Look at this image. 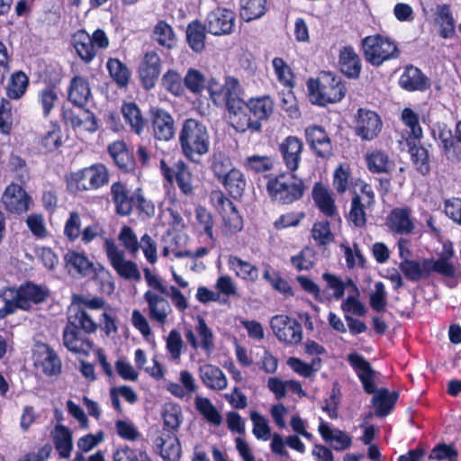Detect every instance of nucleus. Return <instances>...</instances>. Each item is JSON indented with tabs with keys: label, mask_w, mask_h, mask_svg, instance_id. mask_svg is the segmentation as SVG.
I'll return each instance as SVG.
<instances>
[{
	"label": "nucleus",
	"mask_w": 461,
	"mask_h": 461,
	"mask_svg": "<svg viewBox=\"0 0 461 461\" xmlns=\"http://www.w3.org/2000/svg\"><path fill=\"white\" fill-rule=\"evenodd\" d=\"M291 264L297 271L310 270L315 264L314 252L305 247L297 255L291 258Z\"/></svg>",
	"instance_id": "nucleus-60"
},
{
	"label": "nucleus",
	"mask_w": 461,
	"mask_h": 461,
	"mask_svg": "<svg viewBox=\"0 0 461 461\" xmlns=\"http://www.w3.org/2000/svg\"><path fill=\"white\" fill-rule=\"evenodd\" d=\"M176 181L182 194L185 195L194 194L193 175L183 161L176 163Z\"/></svg>",
	"instance_id": "nucleus-49"
},
{
	"label": "nucleus",
	"mask_w": 461,
	"mask_h": 461,
	"mask_svg": "<svg viewBox=\"0 0 461 461\" xmlns=\"http://www.w3.org/2000/svg\"><path fill=\"white\" fill-rule=\"evenodd\" d=\"M267 0H240V17L246 21L262 17L267 11Z\"/></svg>",
	"instance_id": "nucleus-45"
},
{
	"label": "nucleus",
	"mask_w": 461,
	"mask_h": 461,
	"mask_svg": "<svg viewBox=\"0 0 461 461\" xmlns=\"http://www.w3.org/2000/svg\"><path fill=\"white\" fill-rule=\"evenodd\" d=\"M205 27L198 21L191 23L186 29V39L191 49L196 52L204 49Z\"/></svg>",
	"instance_id": "nucleus-50"
},
{
	"label": "nucleus",
	"mask_w": 461,
	"mask_h": 461,
	"mask_svg": "<svg viewBox=\"0 0 461 461\" xmlns=\"http://www.w3.org/2000/svg\"><path fill=\"white\" fill-rule=\"evenodd\" d=\"M271 329L278 340L286 344H297L303 338L302 325L287 315H276L270 321Z\"/></svg>",
	"instance_id": "nucleus-14"
},
{
	"label": "nucleus",
	"mask_w": 461,
	"mask_h": 461,
	"mask_svg": "<svg viewBox=\"0 0 461 461\" xmlns=\"http://www.w3.org/2000/svg\"><path fill=\"white\" fill-rule=\"evenodd\" d=\"M156 446L165 461H179L181 446L177 437L169 429H163L156 439Z\"/></svg>",
	"instance_id": "nucleus-25"
},
{
	"label": "nucleus",
	"mask_w": 461,
	"mask_h": 461,
	"mask_svg": "<svg viewBox=\"0 0 461 461\" xmlns=\"http://www.w3.org/2000/svg\"><path fill=\"white\" fill-rule=\"evenodd\" d=\"M307 86L312 102L319 105L339 102L345 95L340 78L330 72L321 73L317 79H309Z\"/></svg>",
	"instance_id": "nucleus-5"
},
{
	"label": "nucleus",
	"mask_w": 461,
	"mask_h": 461,
	"mask_svg": "<svg viewBox=\"0 0 461 461\" xmlns=\"http://www.w3.org/2000/svg\"><path fill=\"white\" fill-rule=\"evenodd\" d=\"M70 311H73L74 313L68 316V324L72 325L77 330L81 329L88 334L97 330L98 324L84 308L72 304Z\"/></svg>",
	"instance_id": "nucleus-41"
},
{
	"label": "nucleus",
	"mask_w": 461,
	"mask_h": 461,
	"mask_svg": "<svg viewBox=\"0 0 461 461\" xmlns=\"http://www.w3.org/2000/svg\"><path fill=\"white\" fill-rule=\"evenodd\" d=\"M380 116L374 111L360 108L356 117L355 131L364 140H371L378 136L382 130Z\"/></svg>",
	"instance_id": "nucleus-16"
},
{
	"label": "nucleus",
	"mask_w": 461,
	"mask_h": 461,
	"mask_svg": "<svg viewBox=\"0 0 461 461\" xmlns=\"http://www.w3.org/2000/svg\"><path fill=\"white\" fill-rule=\"evenodd\" d=\"M29 281H25L19 289L10 286L0 288V301L5 304L0 308V320L14 314L17 310H26L25 304L29 303Z\"/></svg>",
	"instance_id": "nucleus-12"
},
{
	"label": "nucleus",
	"mask_w": 461,
	"mask_h": 461,
	"mask_svg": "<svg viewBox=\"0 0 461 461\" xmlns=\"http://www.w3.org/2000/svg\"><path fill=\"white\" fill-rule=\"evenodd\" d=\"M411 160L416 169L423 176L430 171L429 151L422 146H413L410 149Z\"/></svg>",
	"instance_id": "nucleus-56"
},
{
	"label": "nucleus",
	"mask_w": 461,
	"mask_h": 461,
	"mask_svg": "<svg viewBox=\"0 0 461 461\" xmlns=\"http://www.w3.org/2000/svg\"><path fill=\"white\" fill-rule=\"evenodd\" d=\"M234 168L231 159L228 156L221 153L213 156L212 169L219 181L226 177Z\"/></svg>",
	"instance_id": "nucleus-62"
},
{
	"label": "nucleus",
	"mask_w": 461,
	"mask_h": 461,
	"mask_svg": "<svg viewBox=\"0 0 461 461\" xmlns=\"http://www.w3.org/2000/svg\"><path fill=\"white\" fill-rule=\"evenodd\" d=\"M183 154L190 160L206 154L210 148V136L205 125L195 119L184 122L179 133Z\"/></svg>",
	"instance_id": "nucleus-4"
},
{
	"label": "nucleus",
	"mask_w": 461,
	"mask_h": 461,
	"mask_svg": "<svg viewBox=\"0 0 461 461\" xmlns=\"http://www.w3.org/2000/svg\"><path fill=\"white\" fill-rule=\"evenodd\" d=\"M66 267L71 275H78L80 276H91L97 272V268L82 253L76 251H68L64 257Z\"/></svg>",
	"instance_id": "nucleus-27"
},
{
	"label": "nucleus",
	"mask_w": 461,
	"mask_h": 461,
	"mask_svg": "<svg viewBox=\"0 0 461 461\" xmlns=\"http://www.w3.org/2000/svg\"><path fill=\"white\" fill-rule=\"evenodd\" d=\"M235 14L230 9L218 7L209 13L206 19L208 32L213 35H225L233 32Z\"/></svg>",
	"instance_id": "nucleus-17"
},
{
	"label": "nucleus",
	"mask_w": 461,
	"mask_h": 461,
	"mask_svg": "<svg viewBox=\"0 0 461 461\" xmlns=\"http://www.w3.org/2000/svg\"><path fill=\"white\" fill-rule=\"evenodd\" d=\"M386 224L392 231L399 234H410L414 229L408 208L393 209L387 217Z\"/></svg>",
	"instance_id": "nucleus-30"
},
{
	"label": "nucleus",
	"mask_w": 461,
	"mask_h": 461,
	"mask_svg": "<svg viewBox=\"0 0 461 461\" xmlns=\"http://www.w3.org/2000/svg\"><path fill=\"white\" fill-rule=\"evenodd\" d=\"M29 84L27 75L19 70L11 74L5 87L6 96L12 100L20 99L26 92Z\"/></svg>",
	"instance_id": "nucleus-43"
},
{
	"label": "nucleus",
	"mask_w": 461,
	"mask_h": 461,
	"mask_svg": "<svg viewBox=\"0 0 461 461\" xmlns=\"http://www.w3.org/2000/svg\"><path fill=\"white\" fill-rule=\"evenodd\" d=\"M122 113L125 122L131 127V130L138 135L142 134L147 125L142 113L135 103L124 104L122 107Z\"/></svg>",
	"instance_id": "nucleus-34"
},
{
	"label": "nucleus",
	"mask_w": 461,
	"mask_h": 461,
	"mask_svg": "<svg viewBox=\"0 0 461 461\" xmlns=\"http://www.w3.org/2000/svg\"><path fill=\"white\" fill-rule=\"evenodd\" d=\"M212 199L216 202L217 205L220 206L219 210L223 221L222 231L226 235H231L241 230L243 221L233 203L221 192L214 193Z\"/></svg>",
	"instance_id": "nucleus-15"
},
{
	"label": "nucleus",
	"mask_w": 461,
	"mask_h": 461,
	"mask_svg": "<svg viewBox=\"0 0 461 461\" xmlns=\"http://www.w3.org/2000/svg\"><path fill=\"white\" fill-rule=\"evenodd\" d=\"M107 69L112 78L121 86H126L129 83L131 72L129 68L118 59H109Z\"/></svg>",
	"instance_id": "nucleus-51"
},
{
	"label": "nucleus",
	"mask_w": 461,
	"mask_h": 461,
	"mask_svg": "<svg viewBox=\"0 0 461 461\" xmlns=\"http://www.w3.org/2000/svg\"><path fill=\"white\" fill-rule=\"evenodd\" d=\"M204 75L198 69L189 68L184 77L185 86L193 94H201L206 86Z\"/></svg>",
	"instance_id": "nucleus-57"
},
{
	"label": "nucleus",
	"mask_w": 461,
	"mask_h": 461,
	"mask_svg": "<svg viewBox=\"0 0 461 461\" xmlns=\"http://www.w3.org/2000/svg\"><path fill=\"white\" fill-rule=\"evenodd\" d=\"M108 152L115 165L124 170L130 171L134 167V162L123 141H115L108 146Z\"/></svg>",
	"instance_id": "nucleus-42"
},
{
	"label": "nucleus",
	"mask_w": 461,
	"mask_h": 461,
	"mask_svg": "<svg viewBox=\"0 0 461 461\" xmlns=\"http://www.w3.org/2000/svg\"><path fill=\"white\" fill-rule=\"evenodd\" d=\"M303 149V141L295 136H288L280 143L279 151L283 162L291 172H294L298 168Z\"/></svg>",
	"instance_id": "nucleus-22"
},
{
	"label": "nucleus",
	"mask_w": 461,
	"mask_h": 461,
	"mask_svg": "<svg viewBox=\"0 0 461 461\" xmlns=\"http://www.w3.org/2000/svg\"><path fill=\"white\" fill-rule=\"evenodd\" d=\"M438 146L447 160L452 163L461 160V147L454 140L451 131L442 130L439 131Z\"/></svg>",
	"instance_id": "nucleus-37"
},
{
	"label": "nucleus",
	"mask_w": 461,
	"mask_h": 461,
	"mask_svg": "<svg viewBox=\"0 0 461 461\" xmlns=\"http://www.w3.org/2000/svg\"><path fill=\"white\" fill-rule=\"evenodd\" d=\"M161 85L175 96H180L185 93L184 78L175 70L169 69L163 75Z\"/></svg>",
	"instance_id": "nucleus-52"
},
{
	"label": "nucleus",
	"mask_w": 461,
	"mask_h": 461,
	"mask_svg": "<svg viewBox=\"0 0 461 461\" xmlns=\"http://www.w3.org/2000/svg\"><path fill=\"white\" fill-rule=\"evenodd\" d=\"M233 197H240L246 189L247 182L243 173L234 168L220 181Z\"/></svg>",
	"instance_id": "nucleus-46"
},
{
	"label": "nucleus",
	"mask_w": 461,
	"mask_h": 461,
	"mask_svg": "<svg viewBox=\"0 0 461 461\" xmlns=\"http://www.w3.org/2000/svg\"><path fill=\"white\" fill-rule=\"evenodd\" d=\"M104 249L110 265L120 277L136 282L140 280L141 276L137 264L127 260L124 251L120 249L113 240L106 239Z\"/></svg>",
	"instance_id": "nucleus-11"
},
{
	"label": "nucleus",
	"mask_w": 461,
	"mask_h": 461,
	"mask_svg": "<svg viewBox=\"0 0 461 461\" xmlns=\"http://www.w3.org/2000/svg\"><path fill=\"white\" fill-rule=\"evenodd\" d=\"M153 33L156 41L163 47L171 49L176 43V37L172 27L164 21L157 23Z\"/></svg>",
	"instance_id": "nucleus-58"
},
{
	"label": "nucleus",
	"mask_w": 461,
	"mask_h": 461,
	"mask_svg": "<svg viewBox=\"0 0 461 461\" xmlns=\"http://www.w3.org/2000/svg\"><path fill=\"white\" fill-rule=\"evenodd\" d=\"M348 284L354 288V294L348 295L341 303V310L345 315L351 313L357 316H363L366 313L365 305L358 300L359 291L351 279L348 280Z\"/></svg>",
	"instance_id": "nucleus-53"
},
{
	"label": "nucleus",
	"mask_w": 461,
	"mask_h": 461,
	"mask_svg": "<svg viewBox=\"0 0 461 461\" xmlns=\"http://www.w3.org/2000/svg\"><path fill=\"white\" fill-rule=\"evenodd\" d=\"M41 145L46 151H54L62 145L61 130L58 124H52L51 129L41 139Z\"/></svg>",
	"instance_id": "nucleus-63"
},
{
	"label": "nucleus",
	"mask_w": 461,
	"mask_h": 461,
	"mask_svg": "<svg viewBox=\"0 0 461 461\" xmlns=\"http://www.w3.org/2000/svg\"><path fill=\"white\" fill-rule=\"evenodd\" d=\"M250 420L253 423L252 433L258 439L268 440L270 438V427L268 420L259 412H250Z\"/></svg>",
	"instance_id": "nucleus-61"
},
{
	"label": "nucleus",
	"mask_w": 461,
	"mask_h": 461,
	"mask_svg": "<svg viewBox=\"0 0 461 461\" xmlns=\"http://www.w3.org/2000/svg\"><path fill=\"white\" fill-rule=\"evenodd\" d=\"M161 71L159 56L154 52H147L139 68L140 77L145 89L149 90L155 86L156 81Z\"/></svg>",
	"instance_id": "nucleus-23"
},
{
	"label": "nucleus",
	"mask_w": 461,
	"mask_h": 461,
	"mask_svg": "<svg viewBox=\"0 0 461 461\" xmlns=\"http://www.w3.org/2000/svg\"><path fill=\"white\" fill-rule=\"evenodd\" d=\"M306 139L314 152L321 158L332 154V145L325 131L320 126H311L306 129Z\"/></svg>",
	"instance_id": "nucleus-28"
},
{
	"label": "nucleus",
	"mask_w": 461,
	"mask_h": 461,
	"mask_svg": "<svg viewBox=\"0 0 461 461\" xmlns=\"http://www.w3.org/2000/svg\"><path fill=\"white\" fill-rule=\"evenodd\" d=\"M32 359L36 374L57 377L62 372V362L57 352L48 344L35 342L32 349Z\"/></svg>",
	"instance_id": "nucleus-9"
},
{
	"label": "nucleus",
	"mask_w": 461,
	"mask_h": 461,
	"mask_svg": "<svg viewBox=\"0 0 461 461\" xmlns=\"http://www.w3.org/2000/svg\"><path fill=\"white\" fill-rule=\"evenodd\" d=\"M113 458V461H150L145 452H137L129 447L117 449Z\"/></svg>",
	"instance_id": "nucleus-64"
},
{
	"label": "nucleus",
	"mask_w": 461,
	"mask_h": 461,
	"mask_svg": "<svg viewBox=\"0 0 461 461\" xmlns=\"http://www.w3.org/2000/svg\"><path fill=\"white\" fill-rule=\"evenodd\" d=\"M437 23L440 25V36L444 39L451 38L455 33V22L447 5H441L437 7Z\"/></svg>",
	"instance_id": "nucleus-47"
},
{
	"label": "nucleus",
	"mask_w": 461,
	"mask_h": 461,
	"mask_svg": "<svg viewBox=\"0 0 461 461\" xmlns=\"http://www.w3.org/2000/svg\"><path fill=\"white\" fill-rule=\"evenodd\" d=\"M348 361L356 371L365 392L369 394L375 393L372 402L375 407V415L379 417L386 416L397 400V393H390L386 389H380L375 392V378L376 372L363 356L351 353L348 356Z\"/></svg>",
	"instance_id": "nucleus-3"
},
{
	"label": "nucleus",
	"mask_w": 461,
	"mask_h": 461,
	"mask_svg": "<svg viewBox=\"0 0 461 461\" xmlns=\"http://www.w3.org/2000/svg\"><path fill=\"white\" fill-rule=\"evenodd\" d=\"M318 431L321 438L337 451L348 449L352 444V438L344 431L338 429H331L330 425L321 420Z\"/></svg>",
	"instance_id": "nucleus-29"
},
{
	"label": "nucleus",
	"mask_w": 461,
	"mask_h": 461,
	"mask_svg": "<svg viewBox=\"0 0 461 461\" xmlns=\"http://www.w3.org/2000/svg\"><path fill=\"white\" fill-rule=\"evenodd\" d=\"M196 320L195 330L187 329L185 331V339L193 349L201 348L210 357L215 348L214 334L203 318L198 316Z\"/></svg>",
	"instance_id": "nucleus-13"
},
{
	"label": "nucleus",
	"mask_w": 461,
	"mask_h": 461,
	"mask_svg": "<svg viewBox=\"0 0 461 461\" xmlns=\"http://www.w3.org/2000/svg\"><path fill=\"white\" fill-rule=\"evenodd\" d=\"M367 168L373 173H389L393 167V162L388 154L380 149L369 151L366 155Z\"/></svg>",
	"instance_id": "nucleus-39"
},
{
	"label": "nucleus",
	"mask_w": 461,
	"mask_h": 461,
	"mask_svg": "<svg viewBox=\"0 0 461 461\" xmlns=\"http://www.w3.org/2000/svg\"><path fill=\"white\" fill-rule=\"evenodd\" d=\"M205 86L212 103L215 105L225 104L229 114L232 111L233 101L238 100L240 95L243 94L239 80L233 77H227L224 84L212 77Z\"/></svg>",
	"instance_id": "nucleus-10"
},
{
	"label": "nucleus",
	"mask_w": 461,
	"mask_h": 461,
	"mask_svg": "<svg viewBox=\"0 0 461 461\" xmlns=\"http://www.w3.org/2000/svg\"><path fill=\"white\" fill-rule=\"evenodd\" d=\"M73 44L78 56L85 61L90 62L96 55L90 35L84 30L77 31L73 36Z\"/></svg>",
	"instance_id": "nucleus-40"
},
{
	"label": "nucleus",
	"mask_w": 461,
	"mask_h": 461,
	"mask_svg": "<svg viewBox=\"0 0 461 461\" xmlns=\"http://www.w3.org/2000/svg\"><path fill=\"white\" fill-rule=\"evenodd\" d=\"M372 206V198L363 201L359 194H356L351 201V207L348 214V220L356 227L361 228L366 222V210Z\"/></svg>",
	"instance_id": "nucleus-44"
},
{
	"label": "nucleus",
	"mask_w": 461,
	"mask_h": 461,
	"mask_svg": "<svg viewBox=\"0 0 461 461\" xmlns=\"http://www.w3.org/2000/svg\"><path fill=\"white\" fill-rule=\"evenodd\" d=\"M154 136L159 140L167 141L175 135V121L166 110L152 108L150 110Z\"/></svg>",
	"instance_id": "nucleus-21"
},
{
	"label": "nucleus",
	"mask_w": 461,
	"mask_h": 461,
	"mask_svg": "<svg viewBox=\"0 0 461 461\" xmlns=\"http://www.w3.org/2000/svg\"><path fill=\"white\" fill-rule=\"evenodd\" d=\"M196 228L203 230L208 239L213 242V217L212 214L204 207L198 206L195 209Z\"/></svg>",
	"instance_id": "nucleus-55"
},
{
	"label": "nucleus",
	"mask_w": 461,
	"mask_h": 461,
	"mask_svg": "<svg viewBox=\"0 0 461 461\" xmlns=\"http://www.w3.org/2000/svg\"><path fill=\"white\" fill-rule=\"evenodd\" d=\"M399 86L409 92H424L430 87V80L420 68L410 65L401 75Z\"/></svg>",
	"instance_id": "nucleus-24"
},
{
	"label": "nucleus",
	"mask_w": 461,
	"mask_h": 461,
	"mask_svg": "<svg viewBox=\"0 0 461 461\" xmlns=\"http://www.w3.org/2000/svg\"><path fill=\"white\" fill-rule=\"evenodd\" d=\"M231 108L229 120L237 131L260 132L262 122L268 120L273 113L274 103L268 95L251 97L248 102L240 95L233 101Z\"/></svg>",
	"instance_id": "nucleus-1"
},
{
	"label": "nucleus",
	"mask_w": 461,
	"mask_h": 461,
	"mask_svg": "<svg viewBox=\"0 0 461 461\" xmlns=\"http://www.w3.org/2000/svg\"><path fill=\"white\" fill-rule=\"evenodd\" d=\"M339 66L340 71L348 77L356 78L361 71L358 55L351 46H346L339 52Z\"/></svg>",
	"instance_id": "nucleus-32"
},
{
	"label": "nucleus",
	"mask_w": 461,
	"mask_h": 461,
	"mask_svg": "<svg viewBox=\"0 0 461 461\" xmlns=\"http://www.w3.org/2000/svg\"><path fill=\"white\" fill-rule=\"evenodd\" d=\"M63 344L73 353H86L91 348L90 341L68 323L63 330Z\"/></svg>",
	"instance_id": "nucleus-33"
},
{
	"label": "nucleus",
	"mask_w": 461,
	"mask_h": 461,
	"mask_svg": "<svg viewBox=\"0 0 461 461\" xmlns=\"http://www.w3.org/2000/svg\"><path fill=\"white\" fill-rule=\"evenodd\" d=\"M2 203L8 212L20 214L29 208V194L22 185L12 183L4 192Z\"/></svg>",
	"instance_id": "nucleus-20"
},
{
	"label": "nucleus",
	"mask_w": 461,
	"mask_h": 461,
	"mask_svg": "<svg viewBox=\"0 0 461 461\" xmlns=\"http://www.w3.org/2000/svg\"><path fill=\"white\" fill-rule=\"evenodd\" d=\"M198 375L209 389L222 391L228 386V380L222 370L214 365L203 363L199 366Z\"/></svg>",
	"instance_id": "nucleus-26"
},
{
	"label": "nucleus",
	"mask_w": 461,
	"mask_h": 461,
	"mask_svg": "<svg viewBox=\"0 0 461 461\" xmlns=\"http://www.w3.org/2000/svg\"><path fill=\"white\" fill-rule=\"evenodd\" d=\"M109 182V172L103 164H95L72 173L68 186L75 193L95 190Z\"/></svg>",
	"instance_id": "nucleus-7"
},
{
	"label": "nucleus",
	"mask_w": 461,
	"mask_h": 461,
	"mask_svg": "<svg viewBox=\"0 0 461 461\" xmlns=\"http://www.w3.org/2000/svg\"><path fill=\"white\" fill-rule=\"evenodd\" d=\"M53 443L59 458H69L73 450L71 431L62 424L55 426L51 432Z\"/></svg>",
	"instance_id": "nucleus-31"
},
{
	"label": "nucleus",
	"mask_w": 461,
	"mask_h": 461,
	"mask_svg": "<svg viewBox=\"0 0 461 461\" xmlns=\"http://www.w3.org/2000/svg\"><path fill=\"white\" fill-rule=\"evenodd\" d=\"M196 410L210 423L219 426L222 421V417L212 402L202 396H196L194 399Z\"/></svg>",
	"instance_id": "nucleus-48"
},
{
	"label": "nucleus",
	"mask_w": 461,
	"mask_h": 461,
	"mask_svg": "<svg viewBox=\"0 0 461 461\" xmlns=\"http://www.w3.org/2000/svg\"><path fill=\"white\" fill-rule=\"evenodd\" d=\"M91 95L89 84L84 77H75L68 88V99L77 106H84Z\"/></svg>",
	"instance_id": "nucleus-38"
},
{
	"label": "nucleus",
	"mask_w": 461,
	"mask_h": 461,
	"mask_svg": "<svg viewBox=\"0 0 461 461\" xmlns=\"http://www.w3.org/2000/svg\"><path fill=\"white\" fill-rule=\"evenodd\" d=\"M143 298L148 305L149 319L159 325H164L172 312L168 300L153 290L146 291Z\"/></svg>",
	"instance_id": "nucleus-18"
},
{
	"label": "nucleus",
	"mask_w": 461,
	"mask_h": 461,
	"mask_svg": "<svg viewBox=\"0 0 461 461\" xmlns=\"http://www.w3.org/2000/svg\"><path fill=\"white\" fill-rule=\"evenodd\" d=\"M304 189L303 180L294 174H281L276 178L270 179L267 185L270 197L284 204L299 200L303 195Z\"/></svg>",
	"instance_id": "nucleus-6"
},
{
	"label": "nucleus",
	"mask_w": 461,
	"mask_h": 461,
	"mask_svg": "<svg viewBox=\"0 0 461 461\" xmlns=\"http://www.w3.org/2000/svg\"><path fill=\"white\" fill-rule=\"evenodd\" d=\"M362 47L366 59L376 67L399 56V50L394 41L379 34L364 38Z\"/></svg>",
	"instance_id": "nucleus-8"
},
{
	"label": "nucleus",
	"mask_w": 461,
	"mask_h": 461,
	"mask_svg": "<svg viewBox=\"0 0 461 461\" xmlns=\"http://www.w3.org/2000/svg\"><path fill=\"white\" fill-rule=\"evenodd\" d=\"M228 266L237 276L243 280L255 282L258 278V267L237 256L230 255L228 257Z\"/></svg>",
	"instance_id": "nucleus-35"
},
{
	"label": "nucleus",
	"mask_w": 461,
	"mask_h": 461,
	"mask_svg": "<svg viewBox=\"0 0 461 461\" xmlns=\"http://www.w3.org/2000/svg\"><path fill=\"white\" fill-rule=\"evenodd\" d=\"M110 194L116 213L121 216L130 215L135 206L137 189L131 193L125 184L118 181L111 185Z\"/></svg>",
	"instance_id": "nucleus-19"
},
{
	"label": "nucleus",
	"mask_w": 461,
	"mask_h": 461,
	"mask_svg": "<svg viewBox=\"0 0 461 461\" xmlns=\"http://www.w3.org/2000/svg\"><path fill=\"white\" fill-rule=\"evenodd\" d=\"M243 166L247 171L259 174L271 170L273 160L268 156L252 155L244 159Z\"/></svg>",
	"instance_id": "nucleus-54"
},
{
	"label": "nucleus",
	"mask_w": 461,
	"mask_h": 461,
	"mask_svg": "<svg viewBox=\"0 0 461 461\" xmlns=\"http://www.w3.org/2000/svg\"><path fill=\"white\" fill-rule=\"evenodd\" d=\"M263 278L267 281L272 287L286 295H292V287L288 282L281 277L278 272L271 270L270 267H267L263 272Z\"/></svg>",
	"instance_id": "nucleus-59"
},
{
	"label": "nucleus",
	"mask_w": 461,
	"mask_h": 461,
	"mask_svg": "<svg viewBox=\"0 0 461 461\" xmlns=\"http://www.w3.org/2000/svg\"><path fill=\"white\" fill-rule=\"evenodd\" d=\"M312 197L317 207L326 216L332 217L337 214V207L332 194L327 188L316 184L313 187Z\"/></svg>",
	"instance_id": "nucleus-36"
},
{
	"label": "nucleus",
	"mask_w": 461,
	"mask_h": 461,
	"mask_svg": "<svg viewBox=\"0 0 461 461\" xmlns=\"http://www.w3.org/2000/svg\"><path fill=\"white\" fill-rule=\"evenodd\" d=\"M453 256L452 246L444 244L438 258H426L422 260L405 258L399 264V270L406 279L411 282L428 279L433 274L452 278L456 274V267L451 262Z\"/></svg>",
	"instance_id": "nucleus-2"
}]
</instances>
